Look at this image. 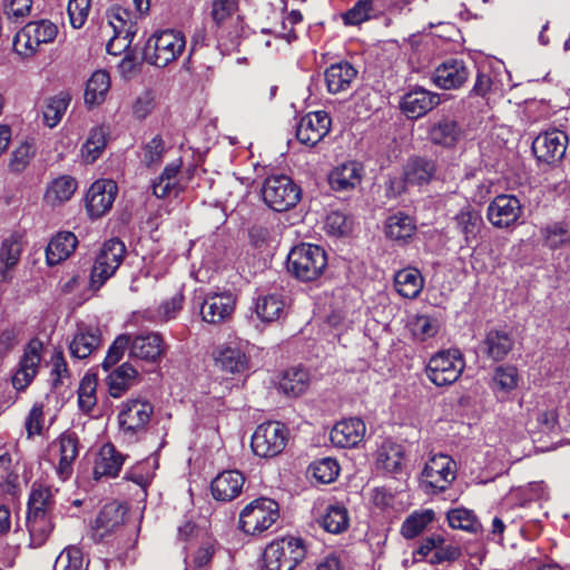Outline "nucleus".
<instances>
[{"mask_svg":"<svg viewBox=\"0 0 570 570\" xmlns=\"http://www.w3.org/2000/svg\"><path fill=\"white\" fill-rule=\"evenodd\" d=\"M236 296L230 291L209 292L206 294L200 315L209 324H219L228 320L234 313Z\"/></svg>","mask_w":570,"mask_h":570,"instance_id":"nucleus-15","label":"nucleus"},{"mask_svg":"<svg viewBox=\"0 0 570 570\" xmlns=\"http://www.w3.org/2000/svg\"><path fill=\"white\" fill-rule=\"evenodd\" d=\"M78 245L77 236L71 232H59L46 247V263L55 266L66 261Z\"/></svg>","mask_w":570,"mask_h":570,"instance_id":"nucleus-34","label":"nucleus"},{"mask_svg":"<svg viewBox=\"0 0 570 570\" xmlns=\"http://www.w3.org/2000/svg\"><path fill=\"white\" fill-rule=\"evenodd\" d=\"M0 485L11 495H16L19 488V478L12 472V458L8 450L0 453Z\"/></svg>","mask_w":570,"mask_h":570,"instance_id":"nucleus-56","label":"nucleus"},{"mask_svg":"<svg viewBox=\"0 0 570 570\" xmlns=\"http://www.w3.org/2000/svg\"><path fill=\"white\" fill-rule=\"evenodd\" d=\"M428 135L433 144L452 147L459 141L461 129L454 119L444 117L430 125Z\"/></svg>","mask_w":570,"mask_h":570,"instance_id":"nucleus-36","label":"nucleus"},{"mask_svg":"<svg viewBox=\"0 0 570 570\" xmlns=\"http://www.w3.org/2000/svg\"><path fill=\"white\" fill-rule=\"evenodd\" d=\"M455 228L464 237L465 243L469 245L471 240L476 239L483 220L479 210L471 205H466L453 217Z\"/></svg>","mask_w":570,"mask_h":570,"instance_id":"nucleus-39","label":"nucleus"},{"mask_svg":"<svg viewBox=\"0 0 570 570\" xmlns=\"http://www.w3.org/2000/svg\"><path fill=\"white\" fill-rule=\"evenodd\" d=\"M568 136L561 130H550L540 134L532 142V151L538 160L554 164L566 155Z\"/></svg>","mask_w":570,"mask_h":570,"instance_id":"nucleus-16","label":"nucleus"},{"mask_svg":"<svg viewBox=\"0 0 570 570\" xmlns=\"http://www.w3.org/2000/svg\"><path fill=\"white\" fill-rule=\"evenodd\" d=\"M42 343L32 340L24 348L19 362V367L12 377V385L16 390H24L36 377L41 362Z\"/></svg>","mask_w":570,"mask_h":570,"instance_id":"nucleus-22","label":"nucleus"},{"mask_svg":"<svg viewBox=\"0 0 570 570\" xmlns=\"http://www.w3.org/2000/svg\"><path fill=\"white\" fill-rule=\"evenodd\" d=\"M138 371L128 362L112 370L107 376L109 394L120 397L135 383Z\"/></svg>","mask_w":570,"mask_h":570,"instance_id":"nucleus-43","label":"nucleus"},{"mask_svg":"<svg viewBox=\"0 0 570 570\" xmlns=\"http://www.w3.org/2000/svg\"><path fill=\"white\" fill-rule=\"evenodd\" d=\"M376 466L394 476L405 468L404 448L392 440H384L376 451Z\"/></svg>","mask_w":570,"mask_h":570,"instance_id":"nucleus-29","label":"nucleus"},{"mask_svg":"<svg viewBox=\"0 0 570 570\" xmlns=\"http://www.w3.org/2000/svg\"><path fill=\"white\" fill-rule=\"evenodd\" d=\"M320 523L330 533L337 534L344 532L350 524L346 507L340 502L328 504L320 519Z\"/></svg>","mask_w":570,"mask_h":570,"instance_id":"nucleus-44","label":"nucleus"},{"mask_svg":"<svg viewBox=\"0 0 570 570\" xmlns=\"http://www.w3.org/2000/svg\"><path fill=\"white\" fill-rule=\"evenodd\" d=\"M51 451L58 455L56 474L67 481L73 473V463L79 455V440L75 432L66 431L51 443Z\"/></svg>","mask_w":570,"mask_h":570,"instance_id":"nucleus-14","label":"nucleus"},{"mask_svg":"<svg viewBox=\"0 0 570 570\" xmlns=\"http://www.w3.org/2000/svg\"><path fill=\"white\" fill-rule=\"evenodd\" d=\"M166 352V344L160 333H141L129 336V356L147 363H158Z\"/></svg>","mask_w":570,"mask_h":570,"instance_id":"nucleus-19","label":"nucleus"},{"mask_svg":"<svg viewBox=\"0 0 570 570\" xmlns=\"http://www.w3.org/2000/svg\"><path fill=\"white\" fill-rule=\"evenodd\" d=\"M356 77V68L345 60L332 63L324 71L326 89L332 95L347 91Z\"/></svg>","mask_w":570,"mask_h":570,"instance_id":"nucleus-28","label":"nucleus"},{"mask_svg":"<svg viewBox=\"0 0 570 570\" xmlns=\"http://www.w3.org/2000/svg\"><path fill=\"white\" fill-rule=\"evenodd\" d=\"M464 367L465 362L459 350H444L429 360L425 373L434 385L446 386L459 380Z\"/></svg>","mask_w":570,"mask_h":570,"instance_id":"nucleus-7","label":"nucleus"},{"mask_svg":"<svg viewBox=\"0 0 570 570\" xmlns=\"http://www.w3.org/2000/svg\"><path fill=\"white\" fill-rule=\"evenodd\" d=\"M126 455L118 451L114 444L105 443L96 454L94 465V478L100 480L102 478H116L124 463Z\"/></svg>","mask_w":570,"mask_h":570,"instance_id":"nucleus-26","label":"nucleus"},{"mask_svg":"<svg viewBox=\"0 0 570 570\" xmlns=\"http://www.w3.org/2000/svg\"><path fill=\"white\" fill-rule=\"evenodd\" d=\"M181 165V159L167 164L161 174L153 180L151 189L157 198L177 197L185 189Z\"/></svg>","mask_w":570,"mask_h":570,"instance_id":"nucleus-23","label":"nucleus"},{"mask_svg":"<svg viewBox=\"0 0 570 570\" xmlns=\"http://www.w3.org/2000/svg\"><path fill=\"white\" fill-rule=\"evenodd\" d=\"M53 570H85L81 550L75 546L62 550L56 559Z\"/></svg>","mask_w":570,"mask_h":570,"instance_id":"nucleus-60","label":"nucleus"},{"mask_svg":"<svg viewBox=\"0 0 570 570\" xmlns=\"http://www.w3.org/2000/svg\"><path fill=\"white\" fill-rule=\"evenodd\" d=\"M184 304V295L180 292L175 293L169 299L163 302L154 321L157 323H166L177 317Z\"/></svg>","mask_w":570,"mask_h":570,"instance_id":"nucleus-63","label":"nucleus"},{"mask_svg":"<svg viewBox=\"0 0 570 570\" xmlns=\"http://www.w3.org/2000/svg\"><path fill=\"white\" fill-rule=\"evenodd\" d=\"M434 519L432 510L414 512L409 515L401 528V533L406 539H413L419 535Z\"/></svg>","mask_w":570,"mask_h":570,"instance_id":"nucleus-54","label":"nucleus"},{"mask_svg":"<svg viewBox=\"0 0 570 570\" xmlns=\"http://www.w3.org/2000/svg\"><path fill=\"white\" fill-rule=\"evenodd\" d=\"M244 482L245 478L239 471H224L212 481L213 497L219 501H232L240 494Z\"/></svg>","mask_w":570,"mask_h":570,"instance_id":"nucleus-32","label":"nucleus"},{"mask_svg":"<svg viewBox=\"0 0 570 570\" xmlns=\"http://www.w3.org/2000/svg\"><path fill=\"white\" fill-rule=\"evenodd\" d=\"M70 102L67 94H59L49 99L43 111L45 122L48 127L53 128L62 119Z\"/></svg>","mask_w":570,"mask_h":570,"instance_id":"nucleus-57","label":"nucleus"},{"mask_svg":"<svg viewBox=\"0 0 570 570\" xmlns=\"http://www.w3.org/2000/svg\"><path fill=\"white\" fill-rule=\"evenodd\" d=\"M107 18L114 37L106 48L108 53L116 56L130 46L137 32V16L126 8L115 6L107 12Z\"/></svg>","mask_w":570,"mask_h":570,"instance_id":"nucleus-10","label":"nucleus"},{"mask_svg":"<svg viewBox=\"0 0 570 570\" xmlns=\"http://www.w3.org/2000/svg\"><path fill=\"white\" fill-rule=\"evenodd\" d=\"M440 104L436 94L422 87H416L406 92L400 102L402 112L411 119H417Z\"/></svg>","mask_w":570,"mask_h":570,"instance_id":"nucleus-24","label":"nucleus"},{"mask_svg":"<svg viewBox=\"0 0 570 570\" xmlns=\"http://www.w3.org/2000/svg\"><path fill=\"white\" fill-rule=\"evenodd\" d=\"M107 131L104 127L91 128L86 142L81 147V157L85 163H95L104 153L107 145Z\"/></svg>","mask_w":570,"mask_h":570,"instance_id":"nucleus-52","label":"nucleus"},{"mask_svg":"<svg viewBox=\"0 0 570 570\" xmlns=\"http://www.w3.org/2000/svg\"><path fill=\"white\" fill-rule=\"evenodd\" d=\"M373 0H358L350 10L343 14V21L347 26H356L372 17Z\"/></svg>","mask_w":570,"mask_h":570,"instance_id":"nucleus-64","label":"nucleus"},{"mask_svg":"<svg viewBox=\"0 0 570 570\" xmlns=\"http://www.w3.org/2000/svg\"><path fill=\"white\" fill-rule=\"evenodd\" d=\"M118 193L117 184L111 179L96 180L86 194V207L92 218L109 212Z\"/></svg>","mask_w":570,"mask_h":570,"instance_id":"nucleus-17","label":"nucleus"},{"mask_svg":"<svg viewBox=\"0 0 570 570\" xmlns=\"http://www.w3.org/2000/svg\"><path fill=\"white\" fill-rule=\"evenodd\" d=\"M326 266V253L318 245L302 243L294 246L287 256L288 272L302 282L316 281Z\"/></svg>","mask_w":570,"mask_h":570,"instance_id":"nucleus-1","label":"nucleus"},{"mask_svg":"<svg viewBox=\"0 0 570 570\" xmlns=\"http://www.w3.org/2000/svg\"><path fill=\"white\" fill-rule=\"evenodd\" d=\"M238 0H213L212 17L217 27V46L222 52H229L238 46L243 32L242 21L235 12Z\"/></svg>","mask_w":570,"mask_h":570,"instance_id":"nucleus-3","label":"nucleus"},{"mask_svg":"<svg viewBox=\"0 0 570 570\" xmlns=\"http://www.w3.org/2000/svg\"><path fill=\"white\" fill-rule=\"evenodd\" d=\"M522 213L520 200L513 195H499L488 206L489 222L498 228H508L514 225Z\"/></svg>","mask_w":570,"mask_h":570,"instance_id":"nucleus-20","label":"nucleus"},{"mask_svg":"<svg viewBox=\"0 0 570 570\" xmlns=\"http://www.w3.org/2000/svg\"><path fill=\"white\" fill-rule=\"evenodd\" d=\"M519 371L513 365H500L493 371L491 389L498 399H503L519 385Z\"/></svg>","mask_w":570,"mask_h":570,"instance_id":"nucleus-40","label":"nucleus"},{"mask_svg":"<svg viewBox=\"0 0 570 570\" xmlns=\"http://www.w3.org/2000/svg\"><path fill=\"white\" fill-rule=\"evenodd\" d=\"M409 327L415 340L424 342L436 335L440 324L433 316L417 315L410 322Z\"/></svg>","mask_w":570,"mask_h":570,"instance_id":"nucleus-55","label":"nucleus"},{"mask_svg":"<svg viewBox=\"0 0 570 570\" xmlns=\"http://www.w3.org/2000/svg\"><path fill=\"white\" fill-rule=\"evenodd\" d=\"M186 49V38L178 30H163L150 36L145 45V60L164 68L176 61Z\"/></svg>","mask_w":570,"mask_h":570,"instance_id":"nucleus-2","label":"nucleus"},{"mask_svg":"<svg viewBox=\"0 0 570 570\" xmlns=\"http://www.w3.org/2000/svg\"><path fill=\"white\" fill-rule=\"evenodd\" d=\"M247 342L234 341L220 345L214 355L216 365L224 372L236 374L248 370Z\"/></svg>","mask_w":570,"mask_h":570,"instance_id":"nucleus-18","label":"nucleus"},{"mask_svg":"<svg viewBox=\"0 0 570 570\" xmlns=\"http://www.w3.org/2000/svg\"><path fill=\"white\" fill-rule=\"evenodd\" d=\"M415 229L412 217L402 213L391 215L385 223V235L395 242H406L414 235Z\"/></svg>","mask_w":570,"mask_h":570,"instance_id":"nucleus-47","label":"nucleus"},{"mask_svg":"<svg viewBox=\"0 0 570 570\" xmlns=\"http://www.w3.org/2000/svg\"><path fill=\"white\" fill-rule=\"evenodd\" d=\"M455 479V462L445 454L433 455L422 471L421 483L433 493L444 491Z\"/></svg>","mask_w":570,"mask_h":570,"instance_id":"nucleus-13","label":"nucleus"},{"mask_svg":"<svg viewBox=\"0 0 570 570\" xmlns=\"http://www.w3.org/2000/svg\"><path fill=\"white\" fill-rule=\"evenodd\" d=\"M446 520L449 525L455 530L478 533L482 529V524L474 511L463 507L449 510L446 513Z\"/></svg>","mask_w":570,"mask_h":570,"instance_id":"nucleus-50","label":"nucleus"},{"mask_svg":"<svg viewBox=\"0 0 570 570\" xmlns=\"http://www.w3.org/2000/svg\"><path fill=\"white\" fill-rule=\"evenodd\" d=\"M109 88V75L104 70L95 71L87 81L85 102L89 106L100 105L105 101Z\"/></svg>","mask_w":570,"mask_h":570,"instance_id":"nucleus-49","label":"nucleus"},{"mask_svg":"<svg viewBox=\"0 0 570 570\" xmlns=\"http://www.w3.org/2000/svg\"><path fill=\"white\" fill-rule=\"evenodd\" d=\"M27 527L30 535V547H41L49 538L53 524L50 515L45 514H28Z\"/></svg>","mask_w":570,"mask_h":570,"instance_id":"nucleus-51","label":"nucleus"},{"mask_svg":"<svg viewBox=\"0 0 570 570\" xmlns=\"http://www.w3.org/2000/svg\"><path fill=\"white\" fill-rule=\"evenodd\" d=\"M77 189V181L70 176H59L47 187L45 199L51 206L60 205L71 198Z\"/></svg>","mask_w":570,"mask_h":570,"instance_id":"nucleus-46","label":"nucleus"},{"mask_svg":"<svg viewBox=\"0 0 570 570\" xmlns=\"http://www.w3.org/2000/svg\"><path fill=\"white\" fill-rule=\"evenodd\" d=\"M366 432L365 423L358 417L340 421L331 431V441L338 448H354L360 444Z\"/></svg>","mask_w":570,"mask_h":570,"instance_id":"nucleus-27","label":"nucleus"},{"mask_svg":"<svg viewBox=\"0 0 570 570\" xmlns=\"http://www.w3.org/2000/svg\"><path fill=\"white\" fill-rule=\"evenodd\" d=\"M97 380L95 375L86 374L78 389V404L83 412H90L96 405Z\"/></svg>","mask_w":570,"mask_h":570,"instance_id":"nucleus-59","label":"nucleus"},{"mask_svg":"<svg viewBox=\"0 0 570 570\" xmlns=\"http://www.w3.org/2000/svg\"><path fill=\"white\" fill-rule=\"evenodd\" d=\"M126 508L119 502H110L104 505L92 527V539L104 540L108 534L124 524Z\"/></svg>","mask_w":570,"mask_h":570,"instance_id":"nucleus-25","label":"nucleus"},{"mask_svg":"<svg viewBox=\"0 0 570 570\" xmlns=\"http://www.w3.org/2000/svg\"><path fill=\"white\" fill-rule=\"evenodd\" d=\"M286 306L287 303L282 293H266L256 298L254 312L262 322L272 323L285 315Z\"/></svg>","mask_w":570,"mask_h":570,"instance_id":"nucleus-33","label":"nucleus"},{"mask_svg":"<svg viewBox=\"0 0 570 570\" xmlns=\"http://www.w3.org/2000/svg\"><path fill=\"white\" fill-rule=\"evenodd\" d=\"M396 292L405 298H415L424 286V279L417 268L407 267L399 271L394 276Z\"/></svg>","mask_w":570,"mask_h":570,"instance_id":"nucleus-41","label":"nucleus"},{"mask_svg":"<svg viewBox=\"0 0 570 570\" xmlns=\"http://www.w3.org/2000/svg\"><path fill=\"white\" fill-rule=\"evenodd\" d=\"M330 128L331 117L326 111L309 112L301 118L296 128V137L301 144L312 147L328 134Z\"/></svg>","mask_w":570,"mask_h":570,"instance_id":"nucleus-21","label":"nucleus"},{"mask_svg":"<svg viewBox=\"0 0 570 570\" xmlns=\"http://www.w3.org/2000/svg\"><path fill=\"white\" fill-rule=\"evenodd\" d=\"M308 472L315 481L322 484L334 482L340 474V464L335 459L323 458L314 461Z\"/></svg>","mask_w":570,"mask_h":570,"instance_id":"nucleus-53","label":"nucleus"},{"mask_svg":"<svg viewBox=\"0 0 570 570\" xmlns=\"http://www.w3.org/2000/svg\"><path fill=\"white\" fill-rule=\"evenodd\" d=\"M126 255V246L118 238L102 244L90 273V288L99 289L119 268Z\"/></svg>","mask_w":570,"mask_h":570,"instance_id":"nucleus-6","label":"nucleus"},{"mask_svg":"<svg viewBox=\"0 0 570 570\" xmlns=\"http://www.w3.org/2000/svg\"><path fill=\"white\" fill-rule=\"evenodd\" d=\"M513 347V338L508 332L489 331L481 343V351L493 361L503 360Z\"/></svg>","mask_w":570,"mask_h":570,"instance_id":"nucleus-37","label":"nucleus"},{"mask_svg":"<svg viewBox=\"0 0 570 570\" xmlns=\"http://www.w3.org/2000/svg\"><path fill=\"white\" fill-rule=\"evenodd\" d=\"M324 228L332 236H345L352 229V220L344 213L334 210L326 216Z\"/></svg>","mask_w":570,"mask_h":570,"instance_id":"nucleus-62","label":"nucleus"},{"mask_svg":"<svg viewBox=\"0 0 570 570\" xmlns=\"http://www.w3.org/2000/svg\"><path fill=\"white\" fill-rule=\"evenodd\" d=\"M53 505V491L49 485L35 482L28 501V514L49 515Z\"/></svg>","mask_w":570,"mask_h":570,"instance_id":"nucleus-48","label":"nucleus"},{"mask_svg":"<svg viewBox=\"0 0 570 570\" xmlns=\"http://www.w3.org/2000/svg\"><path fill=\"white\" fill-rule=\"evenodd\" d=\"M435 164L421 157L409 159L404 166V179L410 185L422 186L429 184L435 175Z\"/></svg>","mask_w":570,"mask_h":570,"instance_id":"nucleus-42","label":"nucleus"},{"mask_svg":"<svg viewBox=\"0 0 570 570\" xmlns=\"http://www.w3.org/2000/svg\"><path fill=\"white\" fill-rule=\"evenodd\" d=\"M23 252L21 237L11 234L0 244V282L12 279V273L18 266Z\"/></svg>","mask_w":570,"mask_h":570,"instance_id":"nucleus-31","label":"nucleus"},{"mask_svg":"<svg viewBox=\"0 0 570 570\" xmlns=\"http://www.w3.org/2000/svg\"><path fill=\"white\" fill-rule=\"evenodd\" d=\"M304 541L296 537H284L271 542L264 550L263 560L267 570H293L305 557Z\"/></svg>","mask_w":570,"mask_h":570,"instance_id":"nucleus-4","label":"nucleus"},{"mask_svg":"<svg viewBox=\"0 0 570 570\" xmlns=\"http://www.w3.org/2000/svg\"><path fill=\"white\" fill-rule=\"evenodd\" d=\"M57 33V26L48 20L31 21L16 35L14 48L21 55H32L41 45L53 41Z\"/></svg>","mask_w":570,"mask_h":570,"instance_id":"nucleus-12","label":"nucleus"},{"mask_svg":"<svg viewBox=\"0 0 570 570\" xmlns=\"http://www.w3.org/2000/svg\"><path fill=\"white\" fill-rule=\"evenodd\" d=\"M363 174L364 169L360 163L347 161L332 170L330 184L337 191L353 189L360 185Z\"/></svg>","mask_w":570,"mask_h":570,"instance_id":"nucleus-35","label":"nucleus"},{"mask_svg":"<svg viewBox=\"0 0 570 570\" xmlns=\"http://www.w3.org/2000/svg\"><path fill=\"white\" fill-rule=\"evenodd\" d=\"M35 156V148L30 142L20 144L10 156L9 169L12 173H22Z\"/></svg>","mask_w":570,"mask_h":570,"instance_id":"nucleus-61","label":"nucleus"},{"mask_svg":"<svg viewBox=\"0 0 570 570\" xmlns=\"http://www.w3.org/2000/svg\"><path fill=\"white\" fill-rule=\"evenodd\" d=\"M100 333L95 327H79L72 341L69 344V350L75 358L88 357L100 345Z\"/></svg>","mask_w":570,"mask_h":570,"instance_id":"nucleus-38","label":"nucleus"},{"mask_svg":"<svg viewBox=\"0 0 570 570\" xmlns=\"http://www.w3.org/2000/svg\"><path fill=\"white\" fill-rule=\"evenodd\" d=\"M309 385V374L303 367H292L282 375L278 389L287 396L296 397L303 394Z\"/></svg>","mask_w":570,"mask_h":570,"instance_id":"nucleus-45","label":"nucleus"},{"mask_svg":"<svg viewBox=\"0 0 570 570\" xmlns=\"http://www.w3.org/2000/svg\"><path fill=\"white\" fill-rule=\"evenodd\" d=\"M288 441V430L281 422H266L256 428L250 446L259 458H274L283 452Z\"/></svg>","mask_w":570,"mask_h":570,"instance_id":"nucleus-9","label":"nucleus"},{"mask_svg":"<svg viewBox=\"0 0 570 570\" xmlns=\"http://www.w3.org/2000/svg\"><path fill=\"white\" fill-rule=\"evenodd\" d=\"M278 504L268 498L248 503L239 514V528L249 535H258L269 529L278 518Z\"/></svg>","mask_w":570,"mask_h":570,"instance_id":"nucleus-5","label":"nucleus"},{"mask_svg":"<svg viewBox=\"0 0 570 570\" xmlns=\"http://www.w3.org/2000/svg\"><path fill=\"white\" fill-rule=\"evenodd\" d=\"M469 71L460 59H448L433 73V80L440 88L450 90L461 87L468 79Z\"/></svg>","mask_w":570,"mask_h":570,"instance_id":"nucleus-30","label":"nucleus"},{"mask_svg":"<svg viewBox=\"0 0 570 570\" xmlns=\"http://www.w3.org/2000/svg\"><path fill=\"white\" fill-rule=\"evenodd\" d=\"M301 188L286 175L269 176L265 179L262 195L268 207L285 212L301 199Z\"/></svg>","mask_w":570,"mask_h":570,"instance_id":"nucleus-8","label":"nucleus"},{"mask_svg":"<svg viewBox=\"0 0 570 570\" xmlns=\"http://www.w3.org/2000/svg\"><path fill=\"white\" fill-rule=\"evenodd\" d=\"M48 365L50 367V382L53 387L63 385L70 380L71 373L62 351H53Z\"/></svg>","mask_w":570,"mask_h":570,"instance_id":"nucleus-58","label":"nucleus"},{"mask_svg":"<svg viewBox=\"0 0 570 570\" xmlns=\"http://www.w3.org/2000/svg\"><path fill=\"white\" fill-rule=\"evenodd\" d=\"M154 406L144 399H129L121 403L118 422L120 430L129 436L140 434L146 431Z\"/></svg>","mask_w":570,"mask_h":570,"instance_id":"nucleus-11","label":"nucleus"}]
</instances>
